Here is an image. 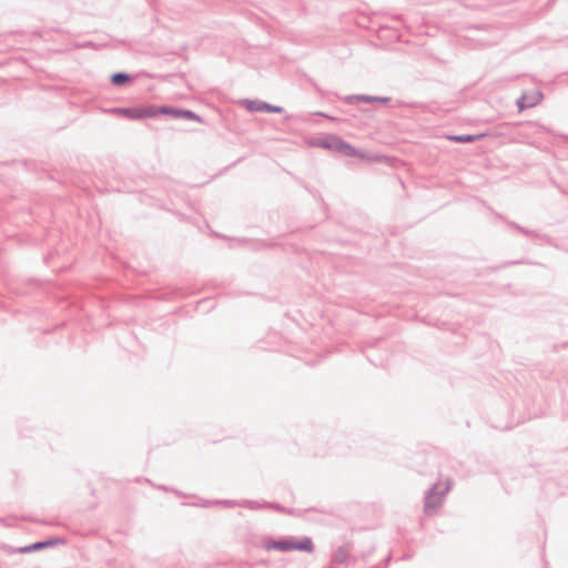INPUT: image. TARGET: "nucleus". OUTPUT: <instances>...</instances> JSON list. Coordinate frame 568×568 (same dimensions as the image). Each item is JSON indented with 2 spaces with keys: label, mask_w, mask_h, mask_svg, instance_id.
Here are the masks:
<instances>
[{
  "label": "nucleus",
  "mask_w": 568,
  "mask_h": 568,
  "mask_svg": "<svg viewBox=\"0 0 568 568\" xmlns=\"http://www.w3.org/2000/svg\"><path fill=\"white\" fill-rule=\"evenodd\" d=\"M110 81L115 87H121L131 81V75L126 72H115L111 75Z\"/></svg>",
  "instance_id": "9d476101"
},
{
  "label": "nucleus",
  "mask_w": 568,
  "mask_h": 568,
  "mask_svg": "<svg viewBox=\"0 0 568 568\" xmlns=\"http://www.w3.org/2000/svg\"><path fill=\"white\" fill-rule=\"evenodd\" d=\"M182 109L169 106V105H162L160 106V112H163L165 115H171L172 118L180 119V113Z\"/></svg>",
  "instance_id": "f8f14e48"
},
{
  "label": "nucleus",
  "mask_w": 568,
  "mask_h": 568,
  "mask_svg": "<svg viewBox=\"0 0 568 568\" xmlns=\"http://www.w3.org/2000/svg\"><path fill=\"white\" fill-rule=\"evenodd\" d=\"M161 114H163V112H160V106H156V105L141 106V119L156 118Z\"/></svg>",
  "instance_id": "9b49d317"
},
{
  "label": "nucleus",
  "mask_w": 568,
  "mask_h": 568,
  "mask_svg": "<svg viewBox=\"0 0 568 568\" xmlns=\"http://www.w3.org/2000/svg\"><path fill=\"white\" fill-rule=\"evenodd\" d=\"M60 544H64V539L57 537V538H51V539H47V540L36 541L31 545L20 547L17 551L20 554H29L32 551H38V550H41V549H44L48 547H52L55 545H60Z\"/></svg>",
  "instance_id": "20e7f679"
},
{
  "label": "nucleus",
  "mask_w": 568,
  "mask_h": 568,
  "mask_svg": "<svg viewBox=\"0 0 568 568\" xmlns=\"http://www.w3.org/2000/svg\"><path fill=\"white\" fill-rule=\"evenodd\" d=\"M246 109L252 112L282 113L284 109L261 100H246Z\"/></svg>",
  "instance_id": "7ed1b4c3"
},
{
  "label": "nucleus",
  "mask_w": 568,
  "mask_h": 568,
  "mask_svg": "<svg viewBox=\"0 0 568 568\" xmlns=\"http://www.w3.org/2000/svg\"><path fill=\"white\" fill-rule=\"evenodd\" d=\"M337 136H334V135H331V136H326L322 140H320L316 145L321 146V148H324V149H327V150H334V141L336 140Z\"/></svg>",
  "instance_id": "ddd939ff"
},
{
  "label": "nucleus",
  "mask_w": 568,
  "mask_h": 568,
  "mask_svg": "<svg viewBox=\"0 0 568 568\" xmlns=\"http://www.w3.org/2000/svg\"><path fill=\"white\" fill-rule=\"evenodd\" d=\"M265 506L266 507H271L273 509H276L278 511H283V507L280 504L268 503V504H265Z\"/></svg>",
  "instance_id": "f3484780"
},
{
  "label": "nucleus",
  "mask_w": 568,
  "mask_h": 568,
  "mask_svg": "<svg viewBox=\"0 0 568 568\" xmlns=\"http://www.w3.org/2000/svg\"><path fill=\"white\" fill-rule=\"evenodd\" d=\"M345 101L349 104H352L355 101L365 102V103H387L390 101V98L388 97H374V95H366V94H354L348 95L345 98Z\"/></svg>",
  "instance_id": "423d86ee"
},
{
  "label": "nucleus",
  "mask_w": 568,
  "mask_h": 568,
  "mask_svg": "<svg viewBox=\"0 0 568 568\" xmlns=\"http://www.w3.org/2000/svg\"><path fill=\"white\" fill-rule=\"evenodd\" d=\"M215 503H216V504H220L221 501H219V500H217V501H215ZM222 503H223V504H225L226 506H230V507H233V506H235V505H239V504H240V503H236V501H234V500H224V501H222Z\"/></svg>",
  "instance_id": "a211bd4d"
},
{
  "label": "nucleus",
  "mask_w": 568,
  "mask_h": 568,
  "mask_svg": "<svg viewBox=\"0 0 568 568\" xmlns=\"http://www.w3.org/2000/svg\"><path fill=\"white\" fill-rule=\"evenodd\" d=\"M180 119L202 122V118L199 114H196L195 112H193L191 110H186V109H182V111L180 113Z\"/></svg>",
  "instance_id": "4468645a"
},
{
  "label": "nucleus",
  "mask_w": 568,
  "mask_h": 568,
  "mask_svg": "<svg viewBox=\"0 0 568 568\" xmlns=\"http://www.w3.org/2000/svg\"><path fill=\"white\" fill-rule=\"evenodd\" d=\"M483 134H460V135H449L448 139L450 141L457 142V143H471L479 139H481Z\"/></svg>",
  "instance_id": "1a4fd4ad"
},
{
  "label": "nucleus",
  "mask_w": 568,
  "mask_h": 568,
  "mask_svg": "<svg viewBox=\"0 0 568 568\" xmlns=\"http://www.w3.org/2000/svg\"><path fill=\"white\" fill-rule=\"evenodd\" d=\"M452 488V481L435 483L426 493L424 497V511L426 515L436 513L442 507L446 494Z\"/></svg>",
  "instance_id": "f03ea898"
},
{
  "label": "nucleus",
  "mask_w": 568,
  "mask_h": 568,
  "mask_svg": "<svg viewBox=\"0 0 568 568\" xmlns=\"http://www.w3.org/2000/svg\"><path fill=\"white\" fill-rule=\"evenodd\" d=\"M334 151L348 158H356L359 155L358 151L353 145L341 138H336L334 141Z\"/></svg>",
  "instance_id": "39448f33"
},
{
  "label": "nucleus",
  "mask_w": 568,
  "mask_h": 568,
  "mask_svg": "<svg viewBox=\"0 0 568 568\" xmlns=\"http://www.w3.org/2000/svg\"><path fill=\"white\" fill-rule=\"evenodd\" d=\"M508 225H510L511 227H514L515 230L519 231L520 233H523L525 235L538 236V233L536 231L526 229V227L517 224L516 222H508Z\"/></svg>",
  "instance_id": "2eb2a0df"
},
{
  "label": "nucleus",
  "mask_w": 568,
  "mask_h": 568,
  "mask_svg": "<svg viewBox=\"0 0 568 568\" xmlns=\"http://www.w3.org/2000/svg\"><path fill=\"white\" fill-rule=\"evenodd\" d=\"M239 506L246 507L248 509L257 510L263 508L265 505L260 504L258 501L254 500H244Z\"/></svg>",
  "instance_id": "dca6fc26"
},
{
  "label": "nucleus",
  "mask_w": 568,
  "mask_h": 568,
  "mask_svg": "<svg viewBox=\"0 0 568 568\" xmlns=\"http://www.w3.org/2000/svg\"><path fill=\"white\" fill-rule=\"evenodd\" d=\"M541 98H542L541 92H537L536 94L530 95V97H528L527 94H523L517 100V106H518L519 111H523L527 108H532L539 103Z\"/></svg>",
  "instance_id": "0eeeda50"
},
{
  "label": "nucleus",
  "mask_w": 568,
  "mask_h": 568,
  "mask_svg": "<svg viewBox=\"0 0 568 568\" xmlns=\"http://www.w3.org/2000/svg\"><path fill=\"white\" fill-rule=\"evenodd\" d=\"M113 113L122 114L130 120H142L141 119V106L135 108H114Z\"/></svg>",
  "instance_id": "6e6552de"
},
{
  "label": "nucleus",
  "mask_w": 568,
  "mask_h": 568,
  "mask_svg": "<svg viewBox=\"0 0 568 568\" xmlns=\"http://www.w3.org/2000/svg\"><path fill=\"white\" fill-rule=\"evenodd\" d=\"M262 547L266 550H278L283 552L287 551H305L312 552L314 550L313 540L310 537H303L301 540H296L294 537L288 536L281 539H273L271 537H266L263 539Z\"/></svg>",
  "instance_id": "f257e3e1"
},
{
  "label": "nucleus",
  "mask_w": 568,
  "mask_h": 568,
  "mask_svg": "<svg viewBox=\"0 0 568 568\" xmlns=\"http://www.w3.org/2000/svg\"><path fill=\"white\" fill-rule=\"evenodd\" d=\"M92 45H93L92 42H88L83 47L88 48V47H92Z\"/></svg>",
  "instance_id": "aec40b11"
},
{
  "label": "nucleus",
  "mask_w": 568,
  "mask_h": 568,
  "mask_svg": "<svg viewBox=\"0 0 568 568\" xmlns=\"http://www.w3.org/2000/svg\"><path fill=\"white\" fill-rule=\"evenodd\" d=\"M335 560L338 561V562H343L344 561V558L342 557V554H336L335 555Z\"/></svg>",
  "instance_id": "6ab92c4d"
}]
</instances>
